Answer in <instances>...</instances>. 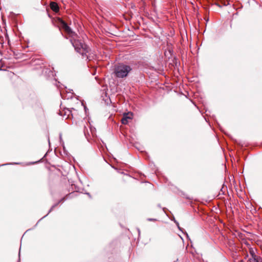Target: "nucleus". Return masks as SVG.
<instances>
[{"mask_svg": "<svg viewBox=\"0 0 262 262\" xmlns=\"http://www.w3.org/2000/svg\"><path fill=\"white\" fill-rule=\"evenodd\" d=\"M67 38L68 35L70 37V41L72 46L74 48L75 50L81 54L83 58L88 59L87 54L89 52V48L84 43L78 35L68 26L67 23Z\"/></svg>", "mask_w": 262, "mask_h": 262, "instance_id": "1", "label": "nucleus"}, {"mask_svg": "<svg viewBox=\"0 0 262 262\" xmlns=\"http://www.w3.org/2000/svg\"><path fill=\"white\" fill-rule=\"evenodd\" d=\"M132 70V69L129 66L121 63L115 66L114 73L117 77L124 78L127 76Z\"/></svg>", "mask_w": 262, "mask_h": 262, "instance_id": "2", "label": "nucleus"}, {"mask_svg": "<svg viewBox=\"0 0 262 262\" xmlns=\"http://www.w3.org/2000/svg\"><path fill=\"white\" fill-rule=\"evenodd\" d=\"M55 24L58 27L62 36H64V32H66V22L59 17L55 19Z\"/></svg>", "mask_w": 262, "mask_h": 262, "instance_id": "3", "label": "nucleus"}, {"mask_svg": "<svg viewBox=\"0 0 262 262\" xmlns=\"http://www.w3.org/2000/svg\"><path fill=\"white\" fill-rule=\"evenodd\" d=\"M132 116L133 115L132 113H127L124 114L123 117L121 119L122 123L123 124H127L128 123V122L132 120Z\"/></svg>", "mask_w": 262, "mask_h": 262, "instance_id": "4", "label": "nucleus"}, {"mask_svg": "<svg viewBox=\"0 0 262 262\" xmlns=\"http://www.w3.org/2000/svg\"><path fill=\"white\" fill-rule=\"evenodd\" d=\"M50 8L54 12H57L59 10V7L58 4L54 2H51L50 3Z\"/></svg>", "mask_w": 262, "mask_h": 262, "instance_id": "5", "label": "nucleus"}, {"mask_svg": "<svg viewBox=\"0 0 262 262\" xmlns=\"http://www.w3.org/2000/svg\"><path fill=\"white\" fill-rule=\"evenodd\" d=\"M73 95V93H72V92L70 93V92H68L67 91V99L72 98Z\"/></svg>", "mask_w": 262, "mask_h": 262, "instance_id": "6", "label": "nucleus"}, {"mask_svg": "<svg viewBox=\"0 0 262 262\" xmlns=\"http://www.w3.org/2000/svg\"><path fill=\"white\" fill-rule=\"evenodd\" d=\"M250 253L251 255V256H252V257L254 258L256 256L254 251L252 249H250Z\"/></svg>", "mask_w": 262, "mask_h": 262, "instance_id": "7", "label": "nucleus"}, {"mask_svg": "<svg viewBox=\"0 0 262 262\" xmlns=\"http://www.w3.org/2000/svg\"><path fill=\"white\" fill-rule=\"evenodd\" d=\"M56 206V205H53L52 207H51V208L50 209V210L49 211V212H48V214L52 211V210L53 209V208L55 207V206Z\"/></svg>", "mask_w": 262, "mask_h": 262, "instance_id": "8", "label": "nucleus"}, {"mask_svg": "<svg viewBox=\"0 0 262 262\" xmlns=\"http://www.w3.org/2000/svg\"><path fill=\"white\" fill-rule=\"evenodd\" d=\"M148 221H156V220H155V219H148Z\"/></svg>", "mask_w": 262, "mask_h": 262, "instance_id": "9", "label": "nucleus"}, {"mask_svg": "<svg viewBox=\"0 0 262 262\" xmlns=\"http://www.w3.org/2000/svg\"><path fill=\"white\" fill-rule=\"evenodd\" d=\"M177 226H178V227L179 229L180 230H181V228H180V227H179V223H177Z\"/></svg>", "mask_w": 262, "mask_h": 262, "instance_id": "10", "label": "nucleus"}, {"mask_svg": "<svg viewBox=\"0 0 262 262\" xmlns=\"http://www.w3.org/2000/svg\"><path fill=\"white\" fill-rule=\"evenodd\" d=\"M10 164H12L10 163ZM9 165V164H4L3 165Z\"/></svg>", "mask_w": 262, "mask_h": 262, "instance_id": "11", "label": "nucleus"}, {"mask_svg": "<svg viewBox=\"0 0 262 262\" xmlns=\"http://www.w3.org/2000/svg\"><path fill=\"white\" fill-rule=\"evenodd\" d=\"M13 164H19V163H14Z\"/></svg>", "mask_w": 262, "mask_h": 262, "instance_id": "12", "label": "nucleus"}, {"mask_svg": "<svg viewBox=\"0 0 262 262\" xmlns=\"http://www.w3.org/2000/svg\"><path fill=\"white\" fill-rule=\"evenodd\" d=\"M63 150H64V149H65V147H64V146H63Z\"/></svg>", "mask_w": 262, "mask_h": 262, "instance_id": "13", "label": "nucleus"}, {"mask_svg": "<svg viewBox=\"0 0 262 262\" xmlns=\"http://www.w3.org/2000/svg\"><path fill=\"white\" fill-rule=\"evenodd\" d=\"M60 95L62 97V95H61V92H60Z\"/></svg>", "mask_w": 262, "mask_h": 262, "instance_id": "14", "label": "nucleus"}, {"mask_svg": "<svg viewBox=\"0 0 262 262\" xmlns=\"http://www.w3.org/2000/svg\"><path fill=\"white\" fill-rule=\"evenodd\" d=\"M61 135H60V139H61Z\"/></svg>", "mask_w": 262, "mask_h": 262, "instance_id": "15", "label": "nucleus"}]
</instances>
